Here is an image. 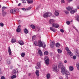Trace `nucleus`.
<instances>
[{
	"label": "nucleus",
	"instance_id": "1",
	"mask_svg": "<svg viewBox=\"0 0 79 79\" xmlns=\"http://www.w3.org/2000/svg\"><path fill=\"white\" fill-rule=\"evenodd\" d=\"M38 45L39 47H43V48H45L46 47V45L44 43H42V41L40 40H39L38 41Z\"/></svg>",
	"mask_w": 79,
	"mask_h": 79
},
{
	"label": "nucleus",
	"instance_id": "2",
	"mask_svg": "<svg viewBox=\"0 0 79 79\" xmlns=\"http://www.w3.org/2000/svg\"><path fill=\"white\" fill-rule=\"evenodd\" d=\"M52 15V13L50 12H47L44 14L43 15V17L44 18H47L48 17H50V16H51Z\"/></svg>",
	"mask_w": 79,
	"mask_h": 79
},
{
	"label": "nucleus",
	"instance_id": "3",
	"mask_svg": "<svg viewBox=\"0 0 79 79\" xmlns=\"http://www.w3.org/2000/svg\"><path fill=\"white\" fill-rule=\"evenodd\" d=\"M44 60L45 63H46V64H49V59H48V56L45 57Z\"/></svg>",
	"mask_w": 79,
	"mask_h": 79
},
{
	"label": "nucleus",
	"instance_id": "4",
	"mask_svg": "<svg viewBox=\"0 0 79 79\" xmlns=\"http://www.w3.org/2000/svg\"><path fill=\"white\" fill-rule=\"evenodd\" d=\"M65 49L67 51L68 54H69L70 56H73V53L69 51V48L68 47H66Z\"/></svg>",
	"mask_w": 79,
	"mask_h": 79
},
{
	"label": "nucleus",
	"instance_id": "5",
	"mask_svg": "<svg viewBox=\"0 0 79 79\" xmlns=\"http://www.w3.org/2000/svg\"><path fill=\"white\" fill-rule=\"evenodd\" d=\"M53 66L52 68L53 71L56 72V73L58 72V69H57V66Z\"/></svg>",
	"mask_w": 79,
	"mask_h": 79
},
{
	"label": "nucleus",
	"instance_id": "6",
	"mask_svg": "<svg viewBox=\"0 0 79 79\" xmlns=\"http://www.w3.org/2000/svg\"><path fill=\"white\" fill-rule=\"evenodd\" d=\"M41 64V62L40 61L39 62L37 63V65L38 68L37 66L35 67V68L36 69H39L40 68V64Z\"/></svg>",
	"mask_w": 79,
	"mask_h": 79
},
{
	"label": "nucleus",
	"instance_id": "7",
	"mask_svg": "<svg viewBox=\"0 0 79 79\" xmlns=\"http://www.w3.org/2000/svg\"><path fill=\"white\" fill-rule=\"evenodd\" d=\"M52 26L55 28H58V27H59V25L57 23H52Z\"/></svg>",
	"mask_w": 79,
	"mask_h": 79
},
{
	"label": "nucleus",
	"instance_id": "8",
	"mask_svg": "<svg viewBox=\"0 0 79 79\" xmlns=\"http://www.w3.org/2000/svg\"><path fill=\"white\" fill-rule=\"evenodd\" d=\"M65 67H63L61 68V73L62 74H64V72H65Z\"/></svg>",
	"mask_w": 79,
	"mask_h": 79
},
{
	"label": "nucleus",
	"instance_id": "9",
	"mask_svg": "<svg viewBox=\"0 0 79 79\" xmlns=\"http://www.w3.org/2000/svg\"><path fill=\"white\" fill-rule=\"evenodd\" d=\"M11 13H13V14H15L16 12V9H14L10 10Z\"/></svg>",
	"mask_w": 79,
	"mask_h": 79
},
{
	"label": "nucleus",
	"instance_id": "10",
	"mask_svg": "<svg viewBox=\"0 0 79 79\" xmlns=\"http://www.w3.org/2000/svg\"><path fill=\"white\" fill-rule=\"evenodd\" d=\"M55 15L56 16H58L59 15L60 11L57 10H55Z\"/></svg>",
	"mask_w": 79,
	"mask_h": 79
},
{
	"label": "nucleus",
	"instance_id": "11",
	"mask_svg": "<svg viewBox=\"0 0 79 79\" xmlns=\"http://www.w3.org/2000/svg\"><path fill=\"white\" fill-rule=\"evenodd\" d=\"M77 12V9H75V10H73L70 11V13L71 14H74L75 13Z\"/></svg>",
	"mask_w": 79,
	"mask_h": 79
},
{
	"label": "nucleus",
	"instance_id": "12",
	"mask_svg": "<svg viewBox=\"0 0 79 79\" xmlns=\"http://www.w3.org/2000/svg\"><path fill=\"white\" fill-rule=\"evenodd\" d=\"M38 52L40 56H42L43 55V54L42 52V51L40 50V49H38Z\"/></svg>",
	"mask_w": 79,
	"mask_h": 79
},
{
	"label": "nucleus",
	"instance_id": "13",
	"mask_svg": "<svg viewBox=\"0 0 79 79\" xmlns=\"http://www.w3.org/2000/svg\"><path fill=\"white\" fill-rule=\"evenodd\" d=\"M19 27H21V25H19L17 28L16 30V31L17 32H21V29H20Z\"/></svg>",
	"mask_w": 79,
	"mask_h": 79
},
{
	"label": "nucleus",
	"instance_id": "14",
	"mask_svg": "<svg viewBox=\"0 0 79 79\" xmlns=\"http://www.w3.org/2000/svg\"><path fill=\"white\" fill-rule=\"evenodd\" d=\"M49 23L51 24H52L53 23H55V20L53 19H51L49 20Z\"/></svg>",
	"mask_w": 79,
	"mask_h": 79
},
{
	"label": "nucleus",
	"instance_id": "15",
	"mask_svg": "<svg viewBox=\"0 0 79 79\" xmlns=\"http://www.w3.org/2000/svg\"><path fill=\"white\" fill-rule=\"evenodd\" d=\"M19 44L21 45H24V42L21 40L19 41Z\"/></svg>",
	"mask_w": 79,
	"mask_h": 79
},
{
	"label": "nucleus",
	"instance_id": "16",
	"mask_svg": "<svg viewBox=\"0 0 79 79\" xmlns=\"http://www.w3.org/2000/svg\"><path fill=\"white\" fill-rule=\"evenodd\" d=\"M65 74L66 75L70 76V73L68 70H65L64 72V74Z\"/></svg>",
	"mask_w": 79,
	"mask_h": 79
},
{
	"label": "nucleus",
	"instance_id": "17",
	"mask_svg": "<svg viewBox=\"0 0 79 79\" xmlns=\"http://www.w3.org/2000/svg\"><path fill=\"white\" fill-rule=\"evenodd\" d=\"M35 73L37 77H39V71L38 70H37L36 71Z\"/></svg>",
	"mask_w": 79,
	"mask_h": 79
},
{
	"label": "nucleus",
	"instance_id": "18",
	"mask_svg": "<svg viewBox=\"0 0 79 79\" xmlns=\"http://www.w3.org/2000/svg\"><path fill=\"white\" fill-rule=\"evenodd\" d=\"M8 53L9 55H11L12 54L11 51V49L10 47H9L8 48Z\"/></svg>",
	"mask_w": 79,
	"mask_h": 79
},
{
	"label": "nucleus",
	"instance_id": "19",
	"mask_svg": "<svg viewBox=\"0 0 79 79\" xmlns=\"http://www.w3.org/2000/svg\"><path fill=\"white\" fill-rule=\"evenodd\" d=\"M6 63L8 64H11V61L9 59H7L6 60Z\"/></svg>",
	"mask_w": 79,
	"mask_h": 79
},
{
	"label": "nucleus",
	"instance_id": "20",
	"mask_svg": "<svg viewBox=\"0 0 79 79\" xmlns=\"http://www.w3.org/2000/svg\"><path fill=\"white\" fill-rule=\"evenodd\" d=\"M66 9L68 11H70L72 10V8L70 6L66 8Z\"/></svg>",
	"mask_w": 79,
	"mask_h": 79
},
{
	"label": "nucleus",
	"instance_id": "21",
	"mask_svg": "<svg viewBox=\"0 0 79 79\" xmlns=\"http://www.w3.org/2000/svg\"><path fill=\"white\" fill-rule=\"evenodd\" d=\"M50 30L52 31H53V32H55V28H54L53 27H50Z\"/></svg>",
	"mask_w": 79,
	"mask_h": 79
},
{
	"label": "nucleus",
	"instance_id": "22",
	"mask_svg": "<svg viewBox=\"0 0 79 79\" xmlns=\"http://www.w3.org/2000/svg\"><path fill=\"white\" fill-rule=\"evenodd\" d=\"M54 45H55V43H54V42H52L51 43V45H50V46L51 48H53V47H54Z\"/></svg>",
	"mask_w": 79,
	"mask_h": 79
},
{
	"label": "nucleus",
	"instance_id": "23",
	"mask_svg": "<svg viewBox=\"0 0 79 79\" xmlns=\"http://www.w3.org/2000/svg\"><path fill=\"white\" fill-rule=\"evenodd\" d=\"M46 77L47 79H49L50 78V73H48L47 74Z\"/></svg>",
	"mask_w": 79,
	"mask_h": 79
},
{
	"label": "nucleus",
	"instance_id": "24",
	"mask_svg": "<svg viewBox=\"0 0 79 79\" xmlns=\"http://www.w3.org/2000/svg\"><path fill=\"white\" fill-rule=\"evenodd\" d=\"M17 72H18V70H16L15 69L13 70L12 72L13 74H16V73H17Z\"/></svg>",
	"mask_w": 79,
	"mask_h": 79
},
{
	"label": "nucleus",
	"instance_id": "25",
	"mask_svg": "<svg viewBox=\"0 0 79 79\" xmlns=\"http://www.w3.org/2000/svg\"><path fill=\"white\" fill-rule=\"evenodd\" d=\"M11 42L12 44H14V43L16 42V40L15 39H13L11 40Z\"/></svg>",
	"mask_w": 79,
	"mask_h": 79
},
{
	"label": "nucleus",
	"instance_id": "26",
	"mask_svg": "<svg viewBox=\"0 0 79 79\" xmlns=\"http://www.w3.org/2000/svg\"><path fill=\"white\" fill-rule=\"evenodd\" d=\"M24 31L25 34H28V32H29V31L26 28L24 29Z\"/></svg>",
	"mask_w": 79,
	"mask_h": 79
},
{
	"label": "nucleus",
	"instance_id": "27",
	"mask_svg": "<svg viewBox=\"0 0 79 79\" xmlns=\"http://www.w3.org/2000/svg\"><path fill=\"white\" fill-rule=\"evenodd\" d=\"M27 2L29 3H33L34 1L32 0H28L27 1Z\"/></svg>",
	"mask_w": 79,
	"mask_h": 79
},
{
	"label": "nucleus",
	"instance_id": "28",
	"mask_svg": "<svg viewBox=\"0 0 79 79\" xmlns=\"http://www.w3.org/2000/svg\"><path fill=\"white\" fill-rule=\"evenodd\" d=\"M26 54L24 52H22L21 54V56L22 57H24Z\"/></svg>",
	"mask_w": 79,
	"mask_h": 79
},
{
	"label": "nucleus",
	"instance_id": "29",
	"mask_svg": "<svg viewBox=\"0 0 79 79\" xmlns=\"http://www.w3.org/2000/svg\"><path fill=\"white\" fill-rule=\"evenodd\" d=\"M70 71H73V69H74V68L72 66H70L69 68Z\"/></svg>",
	"mask_w": 79,
	"mask_h": 79
},
{
	"label": "nucleus",
	"instance_id": "30",
	"mask_svg": "<svg viewBox=\"0 0 79 79\" xmlns=\"http://www.w3.org/2000/svg\"><path fill=\"white\" fill-rule=\"evenodd\" d=\"M56 47H59V46H60V44L58 43H57L56 44Z\"/></svg>",
	"mask_w": 79,
	"mask_h": 79
},
{
	"label": "nucleus",
	"instance_id": "31",
	"mask_svg": "<svg viewBox=\"0 0 79 79\" xmlns=\"http://www.w3.org/2000/svg\"><path fill=\"white\" fill-rule=\"evenodd\" d=\"M76 66L77 69H78V70H79V63H77Z\"/></svg>",
	"mask_w": 79,
	"mask_h": 79
},
{
	"label": "nucleus",
	"instance_id": "32",
	"mask_svg": "<svg viewBox=\"0 0 79 79\" xmlns=\"http://www.w3.org/2000/svg\"><path fill=\"white\" fill-rule=\"evenodd\" d=\"M31 28H32V29H34L35 28V27L34 25H31Z\"/></svg>",
	"mask_w": 79,
	"mask_h": 79
},
{
	"label": "nucleus",
	"instance_id": "33",
	"mask_svg": "<svg viewBox=\"0 0 79 79\" xmlns=\"http://www.w3.org/2000/svg\"><path fill=\"white\" fill-rule=\"evenodd\" d=\"M57 52L59 53H61L62 52V51L60 49H58L57 50Z\"/></svg>",
	"mask_w": 79,
	"mask_h": 79
},
{
	"label": "nucleus",
	"instance_id": "34",
	"mask_svg": "<svg viewBox=\"0 0 79 79\" xmlns=\"http://www.w3.org/2000/svg\"><path fill=\"white\" fill-rule=\"evenodd\" d=\"M16 77V76L14 75L11 77V79H15Z\"/></svg>",
	"mask_w": 79,
	"mask_h": 79
},
{
	"label": "nucleus",
	"instance_id": "35",
	"mask_svg": "<svg viewBox=\"0 0 79 79\" xmlns=\"http://www.w3.org/2000/svg\"><path fill=\"white\" fill-rule=\"evenodd\" d=\"M44 54L45 55H48V52L45 51L44 52Z\"/></svg>",
	"mask_w": 79,
	"mask_h": 79
},
{
	"label": "nucleus",
	"instance_id": "36",
	"mask_svg": "<svg viewBox=\"0 0 79 79\" xmlns=\"http://www.w3.org/2000/svg\"><path fill=\"white\" fill-rule=\"evenodd\" d=\"M6 7L5 6H3L2 8V12H3V11H4V10H5V9H6Z\"/></svg>",
	"mask_w": 79,
	"mask_h": 79
},
{
	"label": "nucleus",
	"instance_id": "37",
	"mask_svg": "<svg viewBox=\"0 0 79 79\" xmlns=\"http://www.w3.org/2000/svg\"><path fill=\"white\" fill-rule=\"evenodd\" d=\"M76 19L77 21H79V16L78 15L76 17Z\"/></svg>",
	"mask_w": 79,
	"mask_h": 79
},
{
	"label": "nucleus",
	"instance_id": "38",
	"mask_svg": "<svg viewBox=\"0 0 79 79\" xmlns=\"http://www.w3.org/2000/svg\"><path fill=\"white\" fill-rule=\"evenodd\" d=\"M34 44L35 45V46H38V43H37L36 41H35Z\"/></svg>",
	"mask_w": 79,
	"mask_h": 79
},
{
	"label": "nucleus",
	"instance_id": "39",
	"mask_svg": "<svg viewBox=\"0 0 79 79\" xmlns=\"http://www.w3.org/2000/svg\"><path fill=\"white\" fill-rule=\"evenodd\" d=\"M64 12L65 13L66 15H68V14H69V12H68V11L66 10H64Z\"/></svg>",
	"mask_w": 79,
	"mask_h": 79
},
{
	"label": "nucleus",
	"instance_id": "40",
	"mask_svg": "<svg viewBox=\"0 0 79 79\" xmlns=\"http://www.w3.org/2000/svg\"><path fill=\"white\" fill-rule=\"evenodd\" d=\"M66 23L67 25H69L71 24V23L69 21H67L66 22Z\"/></svg>",
	"mask_w": 79,
	"mask_h": 79
},
{
	"label": "nucleus",
	"instance_id": "41",
	"mask_svg": "<svg viewBox=\"0 0 79 79\" xmlns=\"http://www.w3.org/2000/svg\"><path fill=\"white\" fill-rule=\"evenodd\" d=\"M0 26H1V27H3V26H4V24H3V23H0Z\"/></svg>",
	"mask_w": 79,
	"mask_h": 79
},
{
	"label": "nucleus",
	"instance_id": "42",
	"mask_svg": "<svg viewBox=\"0 0 79 79\" xmlns=\"http://www.w3.org/2000/svg\"><path fill=\"white\" fill-rule=\"evenodd\" d=\"M6 14V11H5L4 12H3V11L2 12V15H3V16L5 15Z\"/></svg>",
	"mask_w": 79,
	"mask_h": 79
},
{
	"label": "nucleus",
	"instance_id": "43",
	"mask_svg": "<svg viewBox=\"0 0 79 79\" xmlns=\"http://www.w3.org/2000/svg\"><path fill=\"white\" fill-rule=\"evenodd\" d=\"M73 28H74L75 29V30H76L77 32H78V30H77V29H76V27H75V26H73Z\"/></svg>",
	"mask_w": 79,
	"mask_h": 79
},
{
	"label": "nucleus",
	"instance_id": "44",
	"mask_svg": "<svg viewBox=\"0 0 79 79\" xmlns=\"http://www.w3.org/2000/svg\"><path fill=\"white\" fill-rule=\"evenodd\" d=\"M22 3H26V0H22Z\"/></svg>",
	"mask_w": 79,
	"mask_h": 79
},
{
	"label": "nucleus",
	"instance_id": "45",
	"mask_svg": "<svg viewBox=\"0 0 79 79\" xmlns=\"http://www.w3.org/2000/svg\"><path fill=\"white\" fill-rule=\"evenodd\" d=\"M35 35L33 36L32 37V40H35Z\"/></svg>",
	"mask_w": 79,
	"mask_h": 79
},
{
	"label": "nucleus",
	"instance_id": "46",
	"mask_svg": "<svg viewBox=\"0 0 79 79\" xmlns=\"http://www.w3.org/2000/svg\"><path fill=\"white\" fill-rule=\"evenodd\" d=\"M76 56H78V57H79V52H77L76 53Z\"/></svg>",
	"mask_w": 79,
	"mask_h": 79
},
{
	"label": "nucleus",
	"instance_id": "47",
	"mask_svg": "<svg viewBox=\"0 0 79 79\" xmlns=\"http://www.w3.org/2000/svg\"><path fill=\"white\" fill-rule=\"evenodd\" d=\"M73 58L74 60H76V56H73Z\"/></svg>",
	"mask_w": 79,
	"mask_h": 79
},
{
	"label": "nucleus",
	"instance_id": "48",
	"mask_svg": "<svg viewBox=\"0 0 79 79\" xmlns=\"http://www.w3.org/2000/svg\"><path fill=\"white\" fill-rule=\"evenodd\" d=\"M61 3H64V0H61Z\"/></svg>",
	"mask_w": 79,
	"mask_h": 79
},
{
	"label": "nucleus",
	"instance_id": "49",
	"mask_svg": "<svg viewBox=\"0 0 79 79\" xmlns=\"http://www.w3.org/2000/svg\"><path fill=\"white\" fill-rule=\"evenodd\" d=\"M5 77H4L3 76L1 77V79H5Z\"/></svg>",
	"mask_w": 79,
	"mask_h": 79
},
{
	"label": "nucleus",
	"instance_id": "50",
	"mask_svg": "<svg viewBox=\"0 0 79 79\" xmlns=\"http://www.w3.org/2000/svg\"><path fill=\"white\" fill-rule=\"evenodd\" d=\"M60 31L61 32H64V30L63 29H61Z\"/></svg>",
	"mask_w": 79,
	"mask_h": 79
},
{
	"label": "nucleus",
	"instance_id": "51",
	"mask_svg": "<svg viewBox=\"0 0 79 79\" xmlns=\"http://www.w3.org/2000/svg\"><path fill=\"white\" fill-rule=\"evenodd\" d=\"M37 29H38V31H40V27H38Z\"/></svg>",
	"mask_w": 79,
	"mask_h": 79
},
{
	"label": "nucleus",
	"instance_id": "52",
	"mask_svg": "<svg viewBox=\"0 0 79 79\" xmlns=\"http://www.w3.org/2000/svg\"><path fill=\"white\" fill-rule=\"evenodd\" d=\"M64 63H68V61L66 60H65L64 61Z\"/></svg>",
	"mask_w": 79,
	"mask_h": 79
},
{
	"label": "nucleus",
	"instance_id": "53",
	"mask_svg": "<svg viewBox=\"0 0 79 79\" xmlns=\"http://www.w3.org/2000/svg\"><path fill=\"white\" fill-rule=\"evenodd\" d=\"M66 79H68V76H66Z\"/></svg>",
	"mask_w": 79,
	"mask_h": 79
},
{
	"label": "nucleus",
	"instance_id": "54",
	"mask_svg": "<svg viewBox=\"0 0 79 79\" xmlns=\"http://www.w3.org/2000/svg\"><path fill=\"white\" fill-rule=\"evenodd\" d=\"M31 7H29L28 9H27V10H30V9H31Z\"/></svg>",
	"mask_w": 79,
	"mask_h": 79
},
{
	"label": "nucleus",
	"instance_id": "55",
	"mask_svg": "<svg viewBox=\"0 0 79 79\" xmlns=\"http://www.w3.org/2000/svg\"><path fill=\"white\" fill-rule=\"evenodd\" d=\"M21 5V3H19L18 4V6H20Z\"/></svg>",
	"mask_w": 79,
	"mask_h": 79
},
{
	"label": "nucleus",
	"instance_id": "56",
	"mask_svg": "<svg viewBox=\"0 0 79 79\" xmlns=\"http://www.w3.org/2000/svg\"><path fill=\"white\" fill-rule=\"evenodd\" d=\"M60 79H63V77H60Z\"/></svg>",
	"mask_w": 79,
	"mask_h": 79
},
{
	"label": "nucleus",
	"instance_id": "57",
	"mask_svg": "<svg viewBox=\"0 0 79 79\" xmlns=\"http://www.w3.org/2000/svg\"><path fill=\"white\" fill-rule=\"evenodd\" d=\"M1 60H2V57L0 56V61H1Z\"/></svg>",
	"mask_w": 79,
	"mask_h": 79
},
{
	"label": "nucleus",
	"instance_id": "58",
	"mask_svg": "<svg viewBox=\"0 0 79 79\" xmlns=\"http://www.w3.org/2000/svg\"><path fill=\"white\" fill-rule=\"evenodd\" d=\"M22 10H25V11L26 10V9H22Z\"/></svg>",
	"mask_w": 79,
	"mask_h": 79
},
{
	"label": "nucleus",
	"instance_id": "59",
	"mask_svg": "<svg viewBox=\"0 0 79 79\" xmlns=\"http://www.w3.org/2000/svg\"><path fill=\"white\" fill-rule=\"evenodd\" d=\"M77 9H79V6H77Z\"/></svg>",
	"mask_w": 79,
	"mask_h": 79
},
{
	"label": "nucleus",
	"instance_id": "60",
	"mask_svg": "<svg viewBox=\"0 0 79 79\" xmlns=\"http://www.w3.org/2000/svg\"><path fill=\"white\" fill-rule=\"evenodd\" d=\"M28 76H31V73H29V74H28Z\"/></svg>",
	"mask_w": 79,
	"mask_h": 79
},
{
	"label": "nucleus",
	"instance_id": "61",
	"mask_svg": "<svg viewBox=\"0 0 79 79\" xmlns=\"http://www.w3.org/2000/svg\"><path fill=\"white\" fill-rule=\"evenodd\" d=\"M69 2H71V1H73V0H68Z\"/></svg>",
	"mask_w": 79,
	"mask_h": 79
},
{
	"label": "nucleus",
	"instance_id": "62",
	"mask_svg": "<svg viewBox=\"0 0 79 79\" xmlns=\"http://www.w3.org/2000/svg\"><path fill=\"white\" fill-rule=\"evenodd\" d=\"M1 74V69H0V74Z\"/></svg>",
	"mask_w": 79,
	"mask_h": 79
},
{
	"label": "nucleus",
	"instance_id": "63",
	"mask_svg": "<svg viewBox=\"0 0 79 79\" xmlns=\"http://www.w3.org/2000/svg\"><path fill=\"white\" fill-rule=\"evenodd\" d=\"M20 20H19V21H18V22H20Z\"/></svg>",
	"mask_w": 79,
	"mask_h": 79
}]
</instances>
